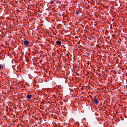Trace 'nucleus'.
<instances>
[{"mask_svg": "<svg viewBox=\"0 0 127 127\" xmlns=\"http://www.w3.org/2000/svg\"><path fill=\"white\" fill-rule=\"evenodd\" d=\"M94 103L96 104H98L99 101L96 97L94 98Z\"/></svg>", "mask_w": 127, "mask_h": 127, "instance_id": "f257e3e1", "label": "nucleus"}, {"mask_svg": "<svg viewBox=\"0 0 127 127\" xmlns=\"http://www.w3.org/2000/svg\"><path fill=\"white\" fill-rule=\"evenodd\" d=\"M29 43L28 41L26 40L24 42V45L26 46H27L29 44Z\"/></svg>", "mask_w": 127, "mask_h": 127, "instance_id": "f03ea898", "label": "nucleus"}, {"mask_svg": "<svg viewBox=\"0 0 127 127\" xmlns=\"http://www.w3.org/2000/svg\"><path fill=\"white\" fill-rule=\"evenodd\" d=\"M56 43L58 45H61V41H57L56 42Z\"/></svg>", "mask_w": 127, "mask_h": 127, "instance_id": "7ed1b4c3", "label": "nucleus"}, {"mask_svg": "<svg viewBox=\"0 0 127 127\" xmlns=\"http://www.w3.org/2000/svg\"><path fill=\"white\" fill-rule=\"evenodd\" d=\"M32 96L30 95H28L26 96V97L29 99H30L32 97Z\"/></svg>", "mask_w": 127, "mask_h": 127, "instance_id": "20e7f679", "label": "nucleus"}, {"mask_svg": "<svg viewBox=\"0 0 127 127\" xmlns=\"http://www.w3.org/2000/svg\"><path fill=\"white\" fill-rule=\"evenodd\" d=\"M2 68V65L1 64H0V69H1Z\"/></svg>", "mask_w": 127, "mask_h": 127, "instance_id": "39448f33", "label": "nucleus"}, {"mask_svg": "<svg viewBox=\"0 0 127 127\" xmlns=\"http://www.w3.org/2000/svg\"><path fill=\"white\" fill-rule=\"evenodd\" d=\"M80 43V41H78V44H79Z\"/></svg>", "mask_w": 127, "mask_h": 127, "instance_id": "423d86ee", "label": "nucleus"}, {"mask_svg": "<svg viewBox=\"0 0 127 127\" xmlns=\"http://www.w3.org/2000/svg\"><path fill=\"white\" fill-rule=\"evenodd\" d=\"M51 1V4L53 3L54 2L53 1Z\"/></svg>", "mask_w": 127, "mask_h": 127, "instance_id": "0eeeda50", "label": "nucleus"}, {"mask_svg": "<svg viewBox=\"0 0 127 127\" xmlns=\"http://www.w3.org/2000/svg\"><path fill=\"white\" fill-rule=\"evenodd\" d=\"M78 38V36H76L75 37V38Z\"/></svg>", "mask_w": 127, "mask_h": 127, "instance_id": "6e6552de", "label": "nucleus"}]
</instances>
